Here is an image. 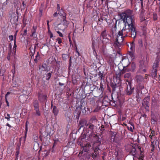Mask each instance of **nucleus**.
Masks as SVG:
<instances>
[{"label": "nucleus", "instance_id": "f257e3e1", "mask_svg": "<svg viewBox=\"0 0 160 160\" xmlns=\"http://www.w3.org/2000/svg\"><path fill=\"white\" fill-rule=\"evenodd\" d=\"M120 16L126 25L118 32L116 41L114 43V46L118 47L122 45L124 38L128 36L134 39L137 34L133 11L130 9L126 10L120 14Z\"/></svg>", "mask_w": 160, "mask_h": 160}, {"label": "nucleus", "instance_id": "f03ea898", "mask_svg": "<svg viewBox=\"0 0 160 160\" xmlns=\"http://www.w3.org/2000/svg\"><path fill=\"white\" fill-rule=\"evenodd\" d=\"M149 98L148 97H146L143 99L142 104V105L145 107V109L148 111L149 110Z\"/></svg>", "mask_w": 160, "mask_h": 160}, {"label": "nucleus", "instance_id": "7ed1b4c3", "mask_svg": "<svg viewBox=\"0 0 160 160\" xmlns=\"http://www.w3.org/2000/svg\"><path fill=\"white\" fill-rule=\"evenodd\" d=\"M127 88L126 90V93L128 95H131L133 92L134 88L132 87L131 86V83L130 82H128V84Z\"/></svg>", "mask_w": 160, "mask_h": 160}, {"label": "nucleus", "instance_id": "20e7f679", "mask_svg": "<svg viewBox=\"0 0 160 160\" xmlns=\"http://www.w3.org/2000/svg\"><path fill=\"white\" fill-rule=\"evenodd\" d=\"M136 68V64L134 62H132L128 64L127 67L125 68V70L128 72H134Z\"/></svg>", "mask_w": 160, "mask_h": 160}, {"label": "nucleus", "instance_id": "39448f33", "mask_svg": "<svg viewBox=\"0 0 160 160\" xmlns=\"http://www.w3.org/2000/svg\"><path fill=\"white\" fill-rule=\"evenodd\" d=\"M139 66L140 69H142V70L144 72H146V68L147 66L148 62H147L144 61L143 60H140L139 62Z\"/></svg>", "mask_w": 160, "mask_h": 160}, {"label": "nucleus", "instance_id": "423d86ee", "mask_svg": "<svg viewBox=\"0 0 160 160\" xmlns=\"http://www.w3.org/2000/svg\"><path fill=\"white\" fill-rule=\"evenodd\" d=\"M120 64L123 66V69H125L129 64V61L128 58H122L120 62Z\"/></svg>", "mask_w": 160, "mask_h": 160}, {"label": "nucleus", "instance_id": "0eeeda50", "mask_svg": "<svg viewBox=\"0 0 160 160\" xmlns=\"http://www.w3.org/2000/svg\"><path fill=\"white\" fill-rule=\"evenodd\" d=\"M10 22L11 23L15 24L18 21V18L17 15L14 13H12L10 16Z\"/></svg>", "mask_w": 160, "mask_h": 160}, {"label": "nucleus", "instance_id": "6e6552de", "mask_svg": "<svg viewBox=\"0 0 160 160\" xmlns=\"http://www.w3.org/2000/svg\"><path fill=\"white\" fill-rule=\"evenodd\" d=\"M160 60V58L157 56L153 63V65L152 67L153 69H156L157 70V68L158 67L159 63Z\"/></svg>", "mask_w": 160, "mask_h": 160}, {"label": "nucleus", "instance_id": "1a4fd4ad", "mask_svg": "<svg viewBox=\"0 0 160 160\" xmlns=\"http://www.w3.org/2000/svg\"><path fill=\"white\" fill-rule=\"evenodd\" d=\"M135 78L136 81L139 84H141L144 82V78L140 75H136Z\"/></svg>", "mask_w": 160, "mask_h": 160}, {"label": "nucleus", "instance_id": "9d476101", "mask_svg": "<svg viewBox=\"0 0 160 160\" xmlns=\"http://www.w3.org/2000/svg\"><path fill=\"white\" fill-rule=\"evenodd\" d=\"M59 12V14L61 16H62L63 22H64L65 21H66V14L64 12L63 10L61 9Z\"/></svg>", "mask_w": 160, "mask_h": 160}, {"label": "nucleus", "instance_id": "9b49d317", "mask_svg": "<svg viewBox=\"0 0 160 160\" xmlns=\"http://www.w3.org/2000/svg\"><path fill=\"white\" fill-rule=\"evenodd\" d=\"M47 95L40 94L38 96L39 100L41 102H43L46 100Z\"/></svg>", "mask_w": 160, "mask_h": 160}, {"label": "nucleus", "instance_id": "f8f14e48", "mask_svg": "<svg viewBox=\"0 0 160 160\" xmlns=\"http://www.w3.org/2000/svg\"><path fill=\"white\" fill-rule=\"evenodd\" d=\"M27 98L26 96L21 95L19 97V100L22 103H24L26 101Z\"/></svg>", "mask_w": 160, "mask_h": 160}, {"label": "nucleus", "instance_id": "ddd939ff", "mask_svg": "<svg viewBox=\"0 0 160 160\" xmlns=\"http://www.w3.org/2000/svg\"><path fill=\"white\" fill-rule=\"evenodd\" d=\"M37 29V26H33L32 29V34L31 36H33L35 37L37 36V35L36 34V29Z\"/></svg>", "mask_w": 160, "mask_h": 160}, {"label": "nucleus", "instance_id": "4468645a", "mask_svg": "<svg viewBox=\"0 0 160 160\" xmlns=\"http://www.w3.org/2000/svg\"><path fill=\"white\" fill-rule=\"evenodd\" d=\"M136 148L134 146L131 147L130 148V153L132 155L134 156L136 154Z\"/></svg>", "mask_w": 160, "mask_h": 160}, {"label": "nucleus", "instance_id": "2eb2a0df", "mask_svg": "<svg viewBox=\"0 0 160 160\" xmlns=\"http://www.w3.org/2000/svg\"><path fill=\"white\" fill-rule=\"evenodd\" d=\"M80 128L79 129H80L82 127H83L85 125H86L87 121L85 120H82L79 122Z\"/></svg>", "mask_w": 160, "mask_h": 160}, {"label": "nucleus", "instance_id": "dca6fc26", "mask_svg": "<svg viewBox=\"0 0 160 160\" xmlns=\"http://www.w3.org/2000/svg\"><path fill=\"white\" fill-rule=\"evenodd\" d=\"M120 81V80H119V81L118 82V84H116L115 83H112L111 84V86L112 89L113 91H115L116 88H117L119 84V82Z\"/></svg>", "mask_w": 160, "mask_h": 160}, {"label": "nucleus", "instance_id": "f3484780", "mask_svg": "<svg viewBox=\"0 0 160 160\" xmlns=\"http://www.w3.org/2000/svg\"><path fill=\"white\" fill-rule=\"evenodd\" d=\"M157 70L156 69H152V70L151 75L153 78H155L157 77Z\"/></svg>", "mask_w": 160, "mask_h": 160}, {"label": "nucleus", "instance_id": "a211bd4d", "mask_svg": "<svg viewBox=\"0 0 160 160\" xmlns=\"http://www.w3.org/2000/svg\"><path fill=\"white\" fill-rule=\"evenodd\" d=\"M135 44L134 40L131 44L130 50L129 51L135 52Z\"/></svg>", "mask_w": 160, "mask_h": 160}, {"label": "nucleus", "instance_id": "6ab92c4d", "mask_svg": "<svg viewBox=\"0 0 160 160\" xmlns=\"http://www.w3.org/2000/svg\"><path fill=\"white\" fill-rule=\"evenodd\" d=\"M40 58V55L38 52L37 53V55L35 57V58L34 59V61L35 63H37L38 60Z\"/></svg>", "mask_w": 160, "mask_h": 160}, {"label": "nucleus", "instance_id": "aec40b11", "mask_svg": "<svg viewBox=\"0 0 160 160\" xmlns=\"http://www.w3.org/2000/svg\"><path fill=\"white\" fill-rule=\"evenodd\" d=\"M33 105L34 108V109L39 108V104L37 100H35L33 102Z\"/></svg>", "mask_w": 160, "mask_h": 160}, {"label": "nucleus", "instance_id": "412c9836", "mask_svg": "<svg viewBox=\"0 0 160 160\" xmlns=\"http://www.w3.org/2000/svg\"><path fill=\"white\" fill-rule=\"evenodd\" d=\"M53 112L55 116H57L58 113V110L55 106L53 107Z\"/></svg>", "mask_w": 160, "mask_h": 160}, {"label": "nucleus", "instance_id": "4be33fe9", "mask_svg": "<svg viewBox=\"0 0 160 160\" xmlns=\"http://www.w3.org/2000/svg\"><path fill=\"white\" fill-rule=\"evenodd\" d=\"M87 126L88 127V129L89 130L92 131L94 128V126L91 123L88 124L87 125Z\"/></svg>", "mask_w": 160, "mask_h": 160}, {"label": "nucleus", "instance_id": "5701e85b", "mask_svg": "<svg viewBox=\"0 0 160 160\" xmlns=\"http://www.w3.org/2000/svg\"><path fill=\"white\" fill-rule=\"evenodd\" d=\"M134 52L132 51H128V55L130 57L131 59H133L134 58L135 56L134 55Z\"/></svg>", "mask_w": 160, "mask_h": 160}, {"label": "nucleus", "instance_id": "b1692460", "mask_svg": "<svg viewBox=\"0 0 160 160\" xmlns=\"http://www.w3.org/2000/svg\"><path fill=\"white\" fill-rule=\"evenodd\" d=\"M101 35L103 38L107 36L106 30L105 29L102 32Z\"/></svg>", "mask_w": 160, "mask_h": 160}, {"label": "nucleus", "instance_id": "393cba45", "mask_svg": "<svg viewBox=\"0 0 160 160\" xmlns=\"http://www.w3.org/2000/svg\"><path fill=\"white\" fill-rule=\"evenodd\" d=\"M131 74L130 72H128L125 74L124 75V78H131Z\"/></svg>", "mask_w": 160, "mask_h": 160}, {"label": "nucleus", "instance_id": "a878e982", "mask_svg": "<svg viewBox=\"0 0 160 160\" xmlns=\"http://www.w3.org/2000/svg\"><path fill=\"white\" fill-rule=\"evenodd\" d=\"M78 142V144L79 145L81 146L82 147L85 146V144L83 143V142H85V141L79 139Z\"/></svg>", "mask_w": 160, "mask_h": 160}, {"label": "nucleus", "instance_id": "bb28decb", "mask_svg": "<svg viewBox=\"0 0 160 160\" xmlns=\"http://www.w3.org/2000/svg\"><path fill=\"white\" fill-rule=\"evenodd\" d=\"M141 22L145 24L144 25V26H145L147 25V23H148V21L146 20V19H142L141 20Z\"/></svg>", "mask_w": 160, "mask_h": 160}, {"label": "nucleus", "instance_id": "cd10ccee", "mask_svg": "<svg viewBox=\"0 0 160 160\" xmlns=\"http://www.w3.org/2000/svg\"><path fill=\"white\" fill-rule=\"evenodd\" d=\"M139 46L140 47H142L143 46L142 41V39H139L138 41Z\"/></svg>", "mask_w": 160, "mask_h": 160}, {"label": "nucleus", "instance_id": "c85d7f7f", "mask_svg": "<svg viewBox=\"0 0 160 160\" xmlns=\"http://www.w3.org/2000/svg\"><path fill=\"white\" fill-rule=\"evenodd\" d=\"M86 135L85 134L82 135L79 138V139L85 141L86 140L85 139L86 138Z\"/></svg>", "mask_w": 160, "mask_h": 160}, {"label": "nucleus", "instance_id": "c756f323", "mask_svg": "<svg viewBox=\"0 0 160 160\" xmlns=\"http://www.w3.org/2000/svg\"><path fill=\"white\" fill-rule=\"evenodd\" d=\"M99 148L98 146H97L95 147V149H94V152L96 153H97V154H98L99 153Z\"/></svg>", "mask_w": 160, "mask_h": 160}, {"label": "nucleus", "instance_id": "7c9ffc66", "mask_svg": "<svg viewBox=\"0 0 160 160\" xmlns=\"http://www.w3.org/2000/svg\"><path fill=\"white\" fill-rule=\"evenodd\" d=\"M34 110L36 111V114L38 116H40L41 115V112L39 111V108L35 109Z\"/></svg>", "mask_w": 160, "mask_h": 160}, {"label": "nucleus", "instance_id": "2f4dec72", "mask_svg": "<svg viewBox=\"0 0 160 160\" xmlns=\"http://www.w3.org/2000/svg\"><path fill=\"white\" fill-rule=\"evenodd\" d=\"M5 118L8 121L10 120V115L8 113H7V114H5Z\"/></svg>", "mask_w": 160, "mask_h": 160}, {"label": "nucleus", "instance_id": "473e14b6", "mask_svg": "<svg viewBox=\"0 0 160 160\" xmlns=\"http://www.w3.org/2000/svg\"><path fill=\"white\" fill-rule=\"evenodd\" d=\"M98 75L99 76V78H100V79L102 80V77H103V73L101 72H99L98 73Z\"/></svg>", "mask_w": 160, "mask_h": 160}, {"label": "nucleus", "instance_id": "72a5a7b5", "mask_svg": "<svg viewBox=\"0 0 160 160\" xmlns=\"http://www.w3.org/2000/svg\"><path fill=\"white\" fill-rule=\"evenodd\" d=\"M47 65L46 64H43L41 67V69L43 71H46Z\"/></svg>", "mask_w": 160, "mask_h": 160}, {"label": "nucleus", "instance_id": "f704fd0d", "mask_svg": "<svg viewBox=\"0 0 160 160\" xmlns=\"http://www.w3.org/2000/svg\"><path fill=\"white\" fill-rule=\"evenodd\" d=\"M100 107H98L96 108L92 111L93 112H98L100 109Z\"/></svg>", "mask_w": 160, "mask_h": 160}, {"label": "nucleus", "instance_id": "c9c22d12", "mask_svg": "<svg viewBox=\"0 0 160 160\" xmlns=\"http://www.w3.org/2000/svg\"><path fill=\"white\" fill-rule=\"evenodd\" d=\"M97 120L95 116H92L90 119V121L92 122L93 121H95Z\"/></svg>", "mask_w": 160, "mask_h": 160}, {"label": "nucleus", "instance_id": "e433bc0d", "mask_svg": "<svg viewBox=\"0 0 160 160\" xmlns=\"http://www.w3.org/2000/svg\"><path fill=\"white\" fill-rule=\"evenodd\" d=\"M62 56L63 59L64 60H65L68 57V55L66 54H62Z\"/></svg>", "mask_w": 160, "mask_h": 160}, {"label": "nucleus", "instance_id": "4c0bfd02", "mask_svg": "<svg viewBox=\"0 0 160 160\" xmlns=\"http://www.w3.org/2000/svg\"><path fill=\"white\" fill-rule=\"evenodd\" d=\"M51 76V73H48L46 74L47 79L49 80Z\"/></svg>", "mask_w": 160, "mask_h": 160}, {"label": "nucleus", "instance_id": "58836bf2", "mask_svg": "<svg viewBox=\"0 0 160 160\" xmlns=\"http://www.w3.org/2000/svg\"><path fill=\"white\" fill-rule=\"evenodd\" d=\"M57 41H58V44H60L62 42V41L61 39L60 38H58L56 39Z\"/></svg>", "mask_w": 160, "mask_h": 160}, {"label": "nucleus", "instance_id": "ea45409f", "mask_svg": "<svg viewBox=\"0 0 160 160\" xmlns=\"http://www.w3.org/2000/svg\"><path fill=\"white\" fill-rule=\"evenodd\" d=\"M127 128L128 130L130 131L131 132H133V130L132 127H129L128 126Z\"/></svg>", "mask_w": 160, "mask_h": 160}, {"label": "nucleus", "instance_id": "a19ab883", "mask_svg": "<svg viewBox=\"0 0 160 160\" xmlns=\"http://www.w3.org/2000/svg\"><path fill=\"white\" fill-rule=\"evenodd\" d=\"M14 45L13 49H15V50H16V47H17V45L16 44V40H15V39H14Z\"/></svg>", "mask_w": 160, "mask_h": 160}, {"label": "nucleus", "instance_id": "79ce46f5", "mask_svg": "<svg viewBox=\"0 0 160 160\" xmlns=\"http://www.w3.org/2000/svg\"><path fill=\"white\" fill-rule=\"evenodd\" d=\"M17 151L16 152L15 155H17V158L18 157V155L19 154V148H17Z\"/></svg>", "mask_w": 160, "mask_h": 160}, {"label": "nucleus", "instance_id": "37998d69", "mask_svg": "<svg viewBox=\"0 0 160 160\" xmlns=\"http://www.w3.org/2000/svg\"><path fill=\"white\" fill-rule=\"evenodd\" d=\"M57 32L59 34V35L60 37H63V35L62 33L61 32H60L58 31Z\"/></svg>", "mask_w": 160, "mask_h": 160}, {"label": "nucleus", "instance_id": "c03bdc74", "mask_svg": "<svg viewBox=\"0 0 160 160\" xmlns=\"http://www.w3.org/2000/svg\"><path fill=\"white\" fill-rule=\"evenodd\" d=\"M157 18H158V17L157 16V15L156 14H153V20L154 21H155L157 20Z\"/></svg>", "mask_w": 160, "mask_h": 160}, {"label": "nucleus", "instance_id": "a18cd8bd", "mask_svg": "<svg viewBox=\"0 0 160 160\" xmlns=\"http://www.w3.org/2000/svg\"><path fill=\"white\" fill-rule=\"evenodd\" d=\"M151 146L153 148V150H154V141L153 142L152 141H151Z\"/></svg>", "mask_w": 160, "mask_h": 160}, {"label": "nucleus", "instance_id": "49530a36", "mask_svg": "<svg viewBox=\"0 0 160 160\" xmlns=\"http://www.w3.org/2000/svg\"><path fill=\"white\" fill-rule=\"evenodd\" d=\"M60 5L59 4H57V10L58 11H59L61 10H60Z\"/></svg>", "mask_w": 160, "mask_h": 160}, {"label": "nucleus", "instance_id": "de8ad7c7", "mask_svg": "<svg viewBox=\"0 0 160 160\" xmlns=\"http://www.w3.org/2000/svg\"><path fill=\"white\" fill-rule=\"evenodd\" d=\"M13 35H10L9 36V38L11 41H12L13 39Z\"/></svg>", "mask_w": 160, "mask_h": 160}, {"label": "nucleus", "instance_id": "09e8293b", "mask_svg": "<svg viewBox=\"0 0 160 160\" xmlns=\"http://www.w3.org/2000/svg\"><path fill=\"white\" fill-rule=\"evenodd\" d=\"M97 153H96L94 152L92 154V157H93L94 158L97 155Z\"/></svg>", "mask_w": 160, "mask_h": 160}, {"label": "nucleus", "instance_id": "8fccbe9b", "mask_svg": "<svg viewBox=\"0 0 160 160\" xmlns=\"http://www.w3.org/2000/svg\"><path fill=\"white\" fill-rule=\"evenodd\" d=\"M151 122L152 123H153V124H155L156 122V121L154 119H152L151 120Z\"/></svg>", "mask_w": 160, "mask_h": 160}, {"label": "nucleus", "instance_id": "3c124183", "mask_svg": "<svg viewBox=\"0 0 160 160\" xmlns=\"http://www.w3.org/2000/svg\"><path fill=\"white\" fill-rule=\"evenodd\" d=\"M94 137L96 138V139H97L96 141H97V142H98V141L99 140V138L98 136H97V135H95L94 136Z\"/></svg>", "mask_w": 160, "mask_h": 160}, {"label": "nucleus", "instance_id": "603ef678", "mask_svg": "<svg viewBox=\"0 0 160 160\" xmlns=\"http://www.w3.org/2000/svg\"><path fill=\"white\" fill-rule=\"evenodd\" d=\"M59 13V12H58V13H57V12H56L53 14V15L54 17H56Z\"/></svg>", "mask_w": 160, "mask_h": 160}, {"label": "nucleus", "instance_id": "864d4df0", "mask_svg": "<svg viewBox=\"0 0 160 160\" xmlns=\"http://www.w3.org/2000/svg\"><path fill=\"white\" fill-rule=\"evenodd\" d=\"M24 33L23 34V35L25 36L26 35H27V29H25L24 30Z\"/></svg>", "mask_w": 160, "mask_h": 160}, {"label": "nucleus", "instance_id": "5fc2aeb1", "mask_svg": "<svg viewBox=\"0 0 160 160\" xmlns=\"http://www.w3.org/2000/svg\"><path fill=\"white\" fill-rule=\"evenodd\" d=\"M27 122H28L27 121L26 122V126H25V127H26L25 129H26V132H27V131L28 130V126H27Z\"/></svg>", "mask_w": 160, "mask_h": 160}, {"label": "nucleus", "instance_id": "6e6d98bb", "mask_svg": "<svg viewBox=\"0 0 160 160\" xmlns=\"http://www.w3.org/2000/svg\"><path fill=\"white\" fill-rule=\"evenodd\" d=\"M151 133L152 134V136H154V135H155V133L154 131L151 130Z\"/></svg>", "mask_w": 160, "mask_h": 160}, {"label": "nucleus", "instance_id": "4d7b16f0", "mask_svg": "<svg viewBox=\"0 0 160 160\" xmlns=\"http://www.w3.org/2000/svg\"><path fill=\"white\" fill-rule=\"evenodd\" d=\"M76 52L78 53V56H80V55L79 52L78 51L77 48L76 50Z\"/></svg>", "mask_w": 160, "mask_h": 160}, {"label": "nucleus", "instance_id": "13d9d810", "mask_svg": "<svg viewBox=\"0 0 160 160\" xmlns=\"http://www.w3.org/2000/svg\"><path fill=\"white\" fill-rule=\"evenodd\" d=\"M124 69V70H123V71H122L120 72V75H121V74L122 75V74H123V73H125V72H124V70H125V69Z\"/></svg>", "mask_w": 160, "mask_h": 160}, {"label": "nucleus", "instance_id": "bf43d9fd", "mask_svg": "<svg viewBox=\"0 0 160 160\" xmlns=\"http://www.w3.org/2000/svg\"><path fill=\"white\" fill-rule=\"evenodd\" d=\"M50 34V38H52L53 37V34L52 33H51L49 34Z\"/></svg>", "mask_w": 160, "mask_h": 160}, {"label": "nucleus", "instance_id": "052dcab7", "mask_svg": "<svg viewBox=\"0 0 160 160\" xmlns=\"http://www.w3.org/2000/svg\"><path fill=\"white\" fill-rule=\"evenodd\" d=\"M101 129H103V130H104V125H102L101 126Z\"/></svg>", "mask_w": 160, "mask_h": 160}, {"label": "nucleus", "instance_id": "680f3d73", "mask_svg": "<svg viewBox=\"0 0 160 160\" xmlns=\"http://www.w3.org/2000/svg\"><path fill=\"white\" fill-rule=\"evenodd\" d=\"M10 93V92H8L6 94V95H5V99H6V97H7V96Z\"/></svg>", "mask_w": 160, "mask_h": 160}, {"label": "nucleus", "instance_id": "e2e57ef3", "mask_svg": "<svg viewBox=\"0 0 160 160\" xmlns=\"http://www.w3.org/2000/svg\"><path fill=\"white\" fill-rule=\"evenodd\" d=\"M12 73H13V75H14V73H15V69H14V70H12Z\"/></svg>", "mask_w": 160, "mask_h": 160}, {"label": "nucleus", "instance_id": "0e129e2a", "mask_svg": "<svg viewBox=\"0 0 160 160\" xmlns=\"http://www.w3.org/2000/svg\"><path fill=\"white\" fill-rule=\"evenodd\" d=\"M47 25L48 26H49V21L48 20H47Z\"/></svg>", "mask_w": 160, "mask_h": 160}, {"label": "nucleus", "instance_id": "69168bd1", "mask_svg": "<svg viewBox=\"0 0 160 160\" xmlns=\"http://www.w3.org/2000/svg\"><path fill=\"white\" fill-rule=\"evenodd\" d=\"M59 84L60 86H62L64 85V84L63 83L61 82H59Z\"/></svg>", "mask_w": 160, "mask_h": 160}, {"label": "nucleus", "instance_id": "338daca9", "mask_svg": "<svg viewBox=\"0 0 160 160\" xmlns=\"http://www.w3.org/2000/svg\"><path fill=\"white\" fill-rule=\"evenodd\" d=\"M6 126H8L9 127H11V125L8 123H7L6 124Z\"/></svg>", "mask_w": 160, "mask_h": 160}, {"label": "nucleus", "instance_id": "774afa93", "mask_svg": "<svg viewBox=\"0 0 160 160\" xmlns=\"http://www.w3.org/2000/svg\"><path fill=\"white\" fill-rule=\"evenodd\" d=\"M125 119H126V118L125 117H122V120L123 121V120H125Z\"/></svg>", "mask_w": 160, "mask_h": 160}]
</instances>
